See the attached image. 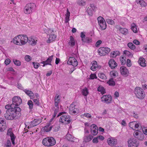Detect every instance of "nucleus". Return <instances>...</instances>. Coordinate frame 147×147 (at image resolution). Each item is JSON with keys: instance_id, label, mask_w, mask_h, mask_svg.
Listing matches in <instances>:
<instances>
[{"instance_id": "423d86ee", "label": "nucleus", "mask_w": 147, "mask_h": 147, "mask_svg": "<svg viewBox=\"0 0 147 147\" xmlns=\"http://www.w3.org/2000/svg\"><path fill=\"white\" fill-rule=\"evenodd\" d=\"M97 20L100 28L103 30L105 29L107 26L105 21L104 18L101 16H99Z\"/></svg>"}, {"instance_id": "603ef678", "label": "nucleus", "mask_w": 147, "mask_h": 147, "mask_svg": "<svg viewBox=\"0 0 147 147\" xmlns=\"http://www.w3.org/2000/svg\"><path fill=\"white\" fill-rule=\"evenodd\" d=\"M110 75L114 77H115L116 76V74H117V71H112L110 72Z\"/></svg>"}, {"instance_id": "20e7f679", "label": "nucleus", "mask_w": 147, "mask_h": 147, "mask_svg": "<svg viewBox=\"0 0 147 147\" xmlns=\"http://www.w3.org/2000/svg\"><path fill=\"white\" fill-rule=\"evenodd\" d=\"M36 6V5L34 3H28L27 4L25 7L24 10V12L26 14H28L32 11L34 7Z\"/></svg>"}, {"instance_id": "79ce46f5", "label": "nucleus", "mask_w": 147, "mask_h": 147, "mask_svg": "<svg viewBox=\"0 0 147 147\" xmlns=\"http://www.w3.org/2000/svg\"><path fill=\"white\" fill-rule=\"evenodd\" d=\"M77 3L79 5H84L85 2L83 0H79L77 1Z\"/></svg>"}, {"instance_id": "864d4df0", "label": "nucleus", "mask_w": 147, "mask_h": 147, "mask_svg": "<svg viewBox=\"0 0 147 147\" xmlns=\"http://www.w3.org/2000/svg\"><path fill=\"white\" fill-rule=\"evenodd\" d=\"M97 77L95 74H91L90 76L89 79H93L94 78H96Z\"/></svg>"}, {"instance_id": "473e14b6", "label": "nucleus", "mask_w": 147, "mask_h": 147, "mask_svg": "<svg viewBox=\"0 0 147 147\" xmlns=\"http://www.w3.org/2000/svg\"><path fill=\"white\" fill-rule=\"evenodd\" d=\"M53 55H51L48 58L46 61V64L52 65L51 62L53 59Z\"/></svg>"}, {"instance_id": "ea45409f", "label": "nucleus", "mask_w": 147, "mask_h": 147, "mask_svg": "<svg viewBox=\"0 0 147 147\" xmlns=\"http://www.w3.org/2000/svg\"><path fill=\"white\" fill-rule=\"evenodd\" d=\"M94 11V10L91 9V8L88 7L86 11L89 15L92 16V15Z\"/></svg>"}, {"instance_id": "4468645a", "label": "nucleus", "mask_w": 147, "mask_h": 147, "mask_svg": "<svg viewBox=\"0 0 147 147\" xmlns=\"http://www.w3.org/2000/svg\"><path fill=\"white\" fill-rule=\"evenodd\" d=\"M120 72L121 74L125 76H128L129 72L127 68L123 66L121 67L120 68Z\"/></svg>"}, {"instance_id": "6ab92c4d", "label": "nucleus", "mask_w": 147, "mask_h": 147, "mask_svg": "<svg viewBox=\"0 0 147 147\" xmlns=\"http://www.w3.org/2000/svg\"><path fill=\"white\" fill-rule=\"evenodd\" d=\"M41 122V119H35L31 122L30 125L31 127L35 126L40 124Z\"/></svg>"}, {"instance_id": "052dcab7", "label": "nucleus", "mask_w": 147, "mask_h": 147, "mask_svg": "<svg viewBox=\"0 0 147 147\" xmlns=\"http://www.w3.org/2000/svg\"><path fill=\"white\" fill-rule=\"evenodd\" d=\"M133 42L135 44L137 45H139L140 44V42L137 40L135 39L133 41Z\"/></svg>"}, {"instance_id": "0eeeda50", "label": "nucleus", "mask_w": 147, "mask_h": 147, "mask_svg": "<svg viewBox=\"0 0 147 147\" xmlns=\"http://www.w3.org/2000/svg\"><path fill=\"white\" fill-rule=\"evenodd\" d=\"M110 51V49L108 47H101L98 50V53L101 56H104Z\"/></svg>"}, {"instance_id": "39448f33", "label": "nucleus", "mask_w": 147, "mask_h": 147, "mask_svg": "<svg viewBox=\"0 0 147 147\" xmlns=\"http://www.w3.org/2000/svg\"><path fill=\"white\" fill-rule=\"evenodd\" d=\"M138 142L137 140L133 138H131L128 141V145L129 147H137Z\"/></svg>"}, {"instance_id": "9b49d317", "label": "nucleus", "mask_w": 147, "mask_h": 147, "mask_svg": "<svg viewBox=\"0 0 147 147\" xmlns=\"http://www.w3.org/2000/svg\"><path fill=\"white\" fill-rule=\"evenodd\" d=\"M133 135L136 138H137L140 140H142L144 138L143 134L141 132L139 133L137 131H135Z\"/></svg>"}, {"instance_id": "a878e982", "label": "nucleus", "mask_w": 147, "mask_h": 147, "mask_svg": "<svg viewBox=\"0 0 147 147\" xmlns=\"http://www.w3.org/2000/svg\"><path fill=\"white\" fill-rule=\"evenodd\" d=\"M42 143L43 145L46 146H50L49 142H48V138H45L43 139Z\"/></svg>"}, {"instance_id": "c85d7f7f", "label": "nucleus", "mask_w": 147, "mask_h": 147, "mask_svg": "<svg viewBox=\"0 0 147 147\" xmlns=\"http://www.w3.org/2000/svg\"><path fill=\"white\" fill-rule=\"evenodd\" d=\"M69 44L72 47L75 45V42L74 38L72 36H70V40L69 42Z\"/></svg>"}, {"instance_id": "8fccbe9b", "label": "nucleus", "mask_w": 147, "mask_h": 147, "mask_svg": "<svg viewBox=\"0 0 147 147\" xmlns=\"http://www.w3.org/2000/svg\"><path fill=\"white\" fill-rule=\"evenodd\" d=\"M123 53L124 54H125L126 55L128 56H131L132 55V53L129 52V51L125 50L123 51Z\"/></svg>"}, {"instance_id": "de8ad7c7", "label": "nucleus", "mask_w": 147, "mask_h": 147, "mask_svg": "<svg viewBox=\"0 0 147 147\" xmlns=\"http://www.w3.org/2000/svg\"><path fill=\"white\" fill-rule=\"evenodd\" d=\"M52 128H53L52 126H50L49 128H48V127L47 128V129H46V130H45V129H44V128H43L42 130L44 132H48L51 130V129H52Z\"/></svg>"}, {"instance_id": "f3484780", "label": "nucleus", "mask_w": 147, "mask_h": 147, "mask_svg": "<svg viewBox=\"0 0 147 147\" xmlns=\"http://www.w3.org/2000/svg\"><path fill=\"white\" fill-rule=\"evenodd\" d=\"M16 107H15L14 105L12 104L11 105H6L5 107V109H7L6 111V112H8L9 111H11V110H14L15 109H16Z\"/></svg>"}, {"instance_id": "7ed1b4c3", "label": "nucleus", "mask_w": 147, "mask_h": 147, "mask_svg": "<svg viewBox=\"0 0 147 147\" xmlns=\"http://www.w3.org/2000/svg\"><path fill=\"white\" fill-rule=\"evenodd\" d=\"M136 96L139 99H142L145 97V93L143 90L140 87H136L134 91Z\"/></svg>"}, {"instance_id": "72a5a7b5", "label": "nucleus", "mask_w": 147, "mask_h": 147, "mask_svg": "<svg viewBox=\"0 0 147 147\" xmlns=\"http://www.w3.org/2000/svg\"><path fill=\"white\" fill-rule=\"evenodd\" d=\"M119 31L122 34L125 35L128 33V30L125 28H120L119 29Z\"/></svg>"}, {"instance_id": "338daca9", "label": "nucleus", "mask_w": 147, "mask_h": 147, "mask_svg": "<svg viewBox=\"0 0 147 147\" xmlns=\"http://www.w3.org/2000/svg\"><path fill=\"white\" fill-rule=\"evenodd\" d=\"M76 69V68L74 67L71 68L69 71V74H71Z\"/></svg>"}, {"instance_id": "ddd939ff", "label": "nucleus", "mask_w": 147, "mask_h": 147, "mask_svg": "<svg viewBox=\"0 0 147 147\" xmlns=\"http://www.w3.org/2000/svg\"><path fill=\"white\" fill-rule=\"evenodd\" d=\"M22 35H19L14 38L13 39V42L14 44L18 45H21L22 40L21 36Z\"/></svg>"}, {"instance_id": "bb28decb", "label": "nucleus", "mask_w": 147, "mask_h": 147, "mask_svg": "<svg viewBox=\"0 0 147 147\" xmlns=\"http://www.w3.org/2000/svg\"><path fill=\"white\" fill-rule=\"evenodd\" d=\"M56 36L54 34L50 35L48 40L47 41V43H49L55 40L56 38Z\"/></svg>"}, {"instance_id": "412c9836", "label": "nucleus", "mask_w": 147, "mask_h": 147, "mask_svg": "<svg viewBox=\"0 0 147 147\" xmlns=\"http://www.w3.org/2000/svg\"><path fill=\"white\" fill-rule=\"evenodd\" d=\"M48 142H49L50 146H54L56 143L55 139L52 137L48 138Z\"/></svg>"}, {"instance_id": "dca6fc26", "label": "nucleus", "mask_w": 147, "mask_h": 147, "mask_svg": "<svg viewBox=\"0 0 147 147\" xmlns=\"http://www.w3.org/2000/svg\"><path fill=\"white\" fill-rule=\"evenodd\" d=\"M109 67L112 69H114L117 65V63L113 59H111L109 61Z\"/></svg>"}, {"instance_id": "6e6552de", "label": "nucleus", "mask_w": 147, "mask_h": 147, "mask_svg": "<svg viewBox=\"0 0 147 147\" xmlns=\"http://www.w3.org/2000/svg\"><path fill=\"white\" fill-rule=\"evenodd\" d=\"M12 104L15 107H18V106L22 102V100L19 97L15 96L12 98Z\"/></svg>"}, {"instance_id": "393cba45", "label": "nucleus", "mask_w": 147, "mask_h": 147, "mask_svg": "<svg viewBox=\"0 0 147 147\" xmlns=\"http://www.w3.org/2000/svg\"><path fill=\"white\" fill-rule=\"evenodd\" d=\"M120 53L119 51H115L111 52V57L113 58H115L117 56L119 55Z\"/></svg>"}, {"instance_id": "3c124183", "label": "nucleus", "mask_w": 147, "mask_h": 147, "mask_svg": "<svg viewBox=\"0 0 147 147\" xmlns=\"http://www.w3.org/2000/svg\"><path fill=\"white\" fill-rule=\"evenodd\" d=\"M11 138V141L12 142V143L14 145L15 144L14 142V140L15 138V137L14 135H13L12 136H10Z\"/></svg>"}, {"instance_id": "f8f14e48", "label": "nucleus", "mask_w": 147, "mask_h": 147, "mask_svg": "<svg viewBox=\"0 0 147 147\" xmlns=\"http://www.w3.org/2000/svg\"><path fill=\"white\" fill-rule=\"evenodd\" d=\"M91 132L94 136L96 135L98 132V128L97 126L94 124H93L90 126Z\"/></svg>"}, {"instance_id": "0e129e2a", "label": "nucleus", "mask_w": 147, "mask_h": 147, "mask_svg": "<svg viewBox=\"0 0 147 147\" xmlns=\"http://www.w3.org/2000/svg\"><path fill=\"white\" fill-rule=\"evenodd\" d=\"M34 101L35 102V104L36 105L38 106L40 105V103L38 100L37 99H34Z\"/></svg>"}, {"instance_id": "2eb2a0df", "label": "nucleus", "mask_w": 147, "mask_h": 147, "mask_svg": "<svg viewBox=\"0 0 147 147\" xmlns=\"http://www.w3.org/2000/svg\"><path fill=\"white\" fill-rule=\"evenodd\" d=\"M107 142L108 144L111 146L116 145L117 143V140L113 138H108Z\"/></svg>"}, {"instance_id": "4be33fe9", "label": "nucleus", "mask_w": 147, "mask_h": 147, "mask_svg": "<svg viewBox=\"0 0 147 147\" xmlns=\"http://www.w3.org/2000/svg\"><path fill=\"white\" fill-rule=\"evenodd\" d=\"M66 138L69 141L71 142H74L76 138L71 135L67 133L66 135Z\"/></svg>"}, {"instance_id": "37998d69", "label": "nucleus", "mask_w": 147, "mask_h": 147, "mask_svg": "<svg viewBox=\"0 0 147 147\" xmlns=\"http://www.w3.org/2000/svg\"><path fill=\"white\" fill-rule=\"evenodd\" d=\"M68 14L67 15H65L66 17H65V22L66 23H68L69 20V16L70 15V13H68Z\"/></svg>"}, {"instance_id": "4c0bfd02", "label": "nucleus", "mask_w": 147, "mask_h": 147, "mask_svg": "<svg viewBox=\"0 0 147 147\" xmlns=\"http://www.w3.org/2000/svg\"><path fill=\"white\" fill-rule=\"evenodd\" d=\"M127 46L131 50H134L136 48L135 46L132 42H129L127 44Z\"/></svg>"}, {"instance_id": "58836bf2", "label": "nucleus", "mask_w": 147, "mask_h": 147, "mask_svg": "<svg viewBox=\"0 0 147 147\" xmlns=\"http://www.w3.org/2000/svg\"><path fill=\"white\" fill-rule=\"evenodd\" d=\"M27 104L28 105L29 108L30 109H33V104L31 100H29L27 102Z\"/></svg>"}, {"instance_id": "a19ab883", "label": "nucleus", "mask_w": 147, "mask_h": 147, "mask_svg": "<svg viewBox=\"0 0 147 147\" xmlns=\"http://www.w3.org/2000/svg\"><path fill=\"white\" fill-rule=\"evenodd\" d=\"M97 90L99 92H100L102 94H103L105 93V89L103 87H98V88Z\"/></svg>"}, {"instance_id": "b1692460", "label": "nucleus", "mask_w": 147, "mask_h": 147, "mask_svg": "<svg viewBox=\"0 0 147 147\" xmlns=\"http://www.w3.org/2000/svg\"><path fill=\"white\" fill-rule=\"evenodd\" d=\"M139 63L142 67H145L146 65L145 63V60L143 58H140L139 59Z\"/></svg>"}, {"instance_id": "c03bdc74", "label": "nucleus", "mask_w": 147, "mask_h": 147, "mask_svg": "<svg viewBox=\"0 0 147 147\" xmlns=\"http://www.w3.org/2000/svg\"><path fill=\"white\" fill-rule=\"evenodd\" d=\"M106 22L107 23L111 25H113L115 24L114 21L113 20L109 19H107L106 20Z\"/></svg>"}, {"instance_id": "f03ea898", "label": "nucleus", "mask_w": 147, "mask_h": 147, "mask_svg": "<svg viewBox=\"0 0 147 147\" xmlns=\"http://www.w3.org/2000/svg\"><path fill=\"white\" fill-rule=\"evenodd\" d=\"M59 119V121L64 123L65 124L69 123L71 122L70 117L65 112L60 113L57 115V117L61 116Z\"/></svg>"}, {"instance_id": "6e6d98bb", "label": "nucleus", "mask_w": 147, "mask_h": 147, "mask_svg": "<svg viewBox=\"0 0 147 147\" xmlns=\"http://www.w3.org/2000/svg\"><path fill=\"white\" fill-rule=\"evenodd\" d=\"M58 112V109H55V110L54 114L53 115V118L51 119V121L53 120L54 117H55L57 114V113Z\"/></svg>"}, {"instance_id": "4d7b16f0", "label": "nucleus", "mask_w": 147, "mask_h": 147, "mask_svg": "<svg viewBox=\"0 0 147 147\" xmlns=\"http://www.w3.org/2000/svg\"><path fill=\"white\" fill-rule=\"evenodd\" d=\"M84 115L88 118H91V115L89 113H85L84 114Z\"/></svg>"}, {"instance_id": "e433bc0d", "label": "nucleus", "mask_w": 147, "mask_h": 147, "mask_svg": "<svg viewBox=\"0 0 147 147\" xmlns=\"http://www.w3.org/2000/svg\"><path fill=\"white\" fill-rule=\"evenodd\" d=\"M98 76L99 77L103 80L107 79V77L103 73H100L98 74Z\"/></svg>"}, {"instance_id": "1a4fd4ad", "label": "nucleus", "mask_w": 147, "mask_h": 147, "mask_svg": "<svg viewBox=\"0 0 147 147\" xmlns=\"http://www.w3.org/2000/svg\"><path fill=\"white\" fill-rule=\"evenodd\" d=\"M101 101L106 103H110L112 100V97L110 95H103L101 98Z\"/></svg>"}, {"instance_id": "2f4dec72", "label": "nucleus", "mask_w": 147, "mask_h": 147, "mask_svg": "<svg viewBox=\"0 0 147 147\" xmlns=\"http://www.w3.org/2000/svg\"><path fill=\"white\" fill-rule=\"evenodd\" d=\"M131 29L134 33H136L138 32L137 26L135 24L133 23L132 24L131 26Z\"/></svg>"}, {"instance_id": "09e8293b", "label": "nucleus", "mask_w": 147, "mask_h": 147, "mask_svg": "<svg viewBox=\"0 0 147 147\" xmlns=\"http://www.w3.org/2000/svg\"><path fill=\"white\" fill-rule=\"evenodd\" d=\"M32 63L34 65V68L36 69L38 68L39 66L40 65V64L37 62L35 63L34 62H33Z\"/></svg>"}, {"instance_id": "f257e3e1", "label": "nucleus", "mask_w": 147, "mask_h": 147, "mask_svg": "<svg viewBox=\"0 0 147 147\" xmlns=\"http://www.w3.org/2000/svg\"><path fill=\"white\" fill-rule=\"evenodd\" d=\"M16 108L14 110L6 112L4 114V117L6 119L12 120L14 119H18L20 117L21 109L19 107H16Z\"/></svg>"}, {"instance_id": "cd10ccee", "label": "nucleus", "mask_w": 147, "mask_h": 147, "mask_svg": "<svg viewBox=\"0 0 147 147\" xmlns=\"http://www.w3.org/2000/svg\"><path fill=\"white\" fill-rule=\"evenodd\" d=\"M2 125H0V131H3L6 128V124L5 121L4 123L2 122Z\"/></svg>"}, {"instance_id": "e2e57ef3", "label": "nucleus", "mask_w": 147, "mask_h": 147, "mask_svg": "<svg viewBox=\"0 0 147 147\" xmlns=\"http://www.w3.org/2000/svg\"><path fill=\"white\" fill-rule=\"evenodd\" d=\"M102 41L101 40H98L96 43V47H98L99 45L102 43Z\"/></svg>"}, {"instance_id": "c756f323", "label": "nucleus", "mask_w": 147, "mask_h": 147, "mask_svg": "<svg viewBox=\"0 0 147 147\" xmlns=\"http://www.w3.org/2000/svg\"><path fill=\"white\" fill-rule=\"evenodd\" d=\"M24 91L29 96H33L34 95L33 92L30 90H29L27 89H25L24 90Z\"/></svg>"}, {"instance_id": "aec40b11", "label": "nucleus", "mask_w": 147, "mask_h": 147, "mask_svg": "<svg viewBox=\"0 0 147 147\" xmlns=\"http://www.w3.org/2000/svg\"><path fill=\"white\" fill-rule=\"evenodd\" d=\"M21 45H24L27 43L28 40V38L26 35H22L21 36Z\"/></svg>"}, {"instance_id": "a18cd8bd", "label": "nucleus", "mask_w": 147, "mask_h": 147, "mask_svg": "<svg viewBox=\"0 0 147 147\" xmlns=\"http://www.w3.org/2000/svg\"><path fill=\"white\" fill-rule=\"evenodd\" d=\"M13 61L14 64L17 66H19L21 65V62L19 60L15 59Z\"/></svg>"}, {"instance_id": "f704fd0d", "label": "nucleus", "mask_w": 147, "mask_h": 147, "mask_svg": "<svg viewBox=\"0 0 147 147\" xmlns=\"http://www.w3.org/2000/svg\"><path fill=\"white\" fill-rule=\"evenodd\" d=\"M89 92L88 89L86 87H85L82 91V93L85 96H86L88 94Z\"/></svg>"}, {"instance_id": "9d476101", "label": "nucleus", "mask_w": 147, "mask_h": 147, "mask_svg": "<svg viewBox=\"0 0 147 147\" xmlns=\"http://www.w3.org/2000/svg\"><path fill=\"white\" fill-rule=\"evenodd\" d=\"M67 63L69 65H72L74 67L76 66L78 64L77 60L73 57H69Z\"/></svg>"}, {"instance_id": "69168bd1", "label": "nucleus", "mask_w": 147, "mask_h": 147, "mask_svg": "<svg viewBox=\"0 0 147 147\" xmlns=\"http://www.w3.org/2000/svg\"><path fill=\"white\" fill-rule=\"evenodd\" d=\"M31 41L32 42L31 43V44L32 45H35L36 44V42L34 40V39L32 38L31 39Z\"/></svg>"}, {"instance_id": "7c9ffc66", "label": "nucleus", "mask_w": 147, "mask_h": 147, "mask_svg": "<svg viewBox=\"0 0 147 147\" xmlns=\"http://www.w3.org/2000/svg\"><path fill=\"white\" fill-rule=\"evenodd\" d=\"M136 2L142 7H145L146 5V3L142 0H137Z\"/></svg>"}, {"instance_id": "680f3d73", "label": "nucleus", "mask_w": 147, "mask_h": 147, "mask_svg": "<svg viewBox=\"0 0 147 147\" xmlns=\"http://www.w3.org/2000/svg\"><path fill=\"white\" fill-rule=\"evenodd\" d=\"M11 61L10 59H6L5 61V63L6 65L9 64L10 62Z\"/></svg>"}, {"instance_id": "49530a36", "label": "nucleus", "mask_w": 147, "mask_h": 147, "mask_svg": "<svg viewBox=\"0 0 147 147\" xmlns=\"http://www.w3.org/2000/svg\"><path fill=\"white\" fill-rule=\"evenodd\" d=\"M32 58L28 55H26L25 57V60L28 61L29 62L31 60Z\"/></svg>"}, {"instance_id": "a211bd4d", "label": "nucleus", "mask_w": 147, "mask_h": 147, "mask_svg": "<svg viewBox=\"0 0 147 147\" xmlns=\"http://www.w3.org/2000/svg\"><path fill=\"white\" fill-rule=\"evenodd\" d=\"M76 106L73 104H71L69 107V113L71 114H77L78 113V111H74L75 110V108Z\"/></svg>"}, {"instance_id": "13d9d810", "label": "nucleus", "mask_w": 147, "mask_h": 147, "mask_svg": "<svg viewBox=\"0 0 147 147\" xmlns=\"http://www.w3.org/2000/svg\"><path fill=\"white\" fill-rule=\"evenodd\" d=\"M127 65L128 67H130L131 64V61L129 59H127Z\"/></svg>"}, {"instance_id": "c9c22d12", "label": "nucleus", "mask_w": 147, "mask_h": 147, "mask_svg": "<svg viewBox=\"0 0 147 147\" xmlns=\"http://www.w3.org/2000/svg\"><path fill=\"white\" fill-rule=\"evenodd\" d=\"M107 83L110 86H114L115 85V82L113 80V78L110 79L107 82Z\"/></svg>"}, {"instance_id": "bf43d9fd", "label": "nucleus", "mask_w": 147, "mask_h": 147, "mask_svg": "<svg viewBox=\"0 0 147 147\" xmlns=\"http://www.w3.org/2000/svg\"><path fill=\"white\" fill-rule=\"evenodd\" d=\"M92 142L94 143H97L98 142V139L97 137L94 138Z\"/></svg>"}, {"instance_id": "5fc2aeb1", "label": "nucleus", "mask_w": 147, "mask_h": 147, "mask_svg": "<svg viewBox=\"0 0 147 147\" xmlns=\"http://www.w3.org/2000/svg\"><path fill=\"white\" fill-rule=\"evenodd\" d=\"M86 32H82L80 33V37L82 39H83L86 37L85 36Z\"/></svg>"}, {"instance_id": "774afa93", "label": "nucleus", "mask_w": 147, "mask_h": 147, "mask_svg": "<svg viewBox=\"0 0 147 147\" xmlns=\"http://www.w3.org/2000/svg\"><path fill=\"white\" fill-rule=\"evenodd\" d=\"M97 138L98 139L100 140H104L105 139L104 137L103 136L101 135H100L98 136Z\"/></svg>"}, {"instance_id": "5701e85b", "label": "nucleus", "mask_w": 147, "mask_h": 147, "mask_svg": "<svg viewBox=\"0 0 147 147\" xmlns=\"http://www.w3.org/2000/svg\"><path fill=\"white\" fill-rule=\"evenodd\" d=\"M93 138V136L89 135L88 136H85L84 138V141L86 142H88L91 140Z\"/></svg>"}]
</instances>
